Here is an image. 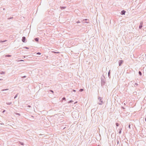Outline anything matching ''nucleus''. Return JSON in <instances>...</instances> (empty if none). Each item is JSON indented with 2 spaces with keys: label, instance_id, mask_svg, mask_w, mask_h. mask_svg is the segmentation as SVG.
I'll return each mask as SVG.
<instances>
[{
  "label": "nucleus",
  "instance_id": "obj_24",
  "mask_svg": "<svg viewBox=\"0 0 146 146\" xmlns=\"http://www.w3.org/2000/svg\"><path fill=\"white\" fill-rule=\"evenodd\" d=\"M26 76H22V78H26Z\"/></svg>",
  "mask_w": 146,
  "mask_h": 146
},
{
  "label": "nucleus",
  "instance_id": "obj_42",
  "mask_svg": "<svg viewBox=\"0 0 146 146\" xmlns=\"http://www.w3.org/2000/svg\"><path fill=\"white\" fill-rule=\"evenodd\" d=\"M28 106V107H31V106Z\"/></svg>",
  "mask_w": 146,
  "mask_h": 146
},
{
  "label": "nucleus",
  "instance_id": "obj_46",
  "mask_svg": "<svg viewBox=\"0 0 146 146\" xmlns=\"http://www.w3.org/2000/svg\"><path fill=\"white\" fill-rule=\"evenodd\" d=\"M3 93H5V92H4Z\"/></svg>",
  "mask_w": 146,
  "mask_h": 146
},
{
  "label": "nucleus",
  "instance_id": "obj_28",
  "mask_svg": "<svg viewBox=\"0 0 146 146\" xmlns=\"http://www.w3.org/2000/svg\"><path fill=\"white\" fill-rule=\"evenodd\" d=\"M50 92H52V93H53L54 92L52 90H50Z\"/></svg>",
  "mask_w": 146,
  "mask_h": 146
},
{
  "label": "nucleus",
  "instance_id": "obj_40",
  "mask_svg": "<svg viewBox=\"0 0 146 146\" xmlns=\"http://www.w3.org/2000/svg\"><path fill=\"white\" fill-rule=\"evenodd\" d=\"M118 143H119V141H117V144H118Z\"/></svg>",
  "mask_w": 146,
  "mask_h": 146
},
{
  "label": "nucleus",
  "instance_id": "obj_32",
  "mask_svg": "<svg viewBox=\"0 0 146 146\" xmlns=\"http://www.w3.org/2000/svg\"><path fill=\"white\" fill-rule=\"evenodd\" d=\"M19 61H24V60H19Z\"/></svg>",
  "mask_w": 146,
  "mask_h": 146
},
{
  "label": "nucleus",
  "instance_id": "obj_9",
  "mask_svg": "<svg viewBox=\"0 0 146 146\" xmlns=\"http://www.w3.org/2000/svg\"><path fill=\"white\" fill-rule=\"evenodd\" d=\"M110 70L108 72V76L109 78H111L110 74Z\"/></svg>",
  "mask_w": 146,
  "mask_h": 146
},
{
  "label": "nucleus",
  "instance_id": "obj_16",
  "mask_svg": "<svg viewBox=\"0 0 146 146\" xmlns=\"http://www.w3.org/2000/svg\"><path fill=\"white\" fill-rule=\"evenodd\" d=\"M139 74L140 76H141L142 75V73L140 71H139Z\"/></svg>",
  "mask_w": 146,
  "mask_h": 146
},
{
  "label": "nucleus",
  "instance_id": "obj_7",
  "mask_svg": "<svg viewBox=\"0 0 146 146\" xmlns=\"http://www.w3.org/2000/svg\"><path fill=\"white\" fill-rule=\"evenodd\" d=\"M126 11L125 10H122L121 12V15H125Z\"/></svg>",
  "mask_w": 146,
  "mask_h": 146
},
{
  "label": "nucleus",
  "instance_id": "obj_29",
  "mask_svg": "<svg viewBox=\"0 0 146 146\" xmlns=\"http://www.w3.org/2000/svg\"><path fill=\"white\" fill-rule=\"evenodd\" d=\"M13 18V17H10V18H8V19H12Z\"/></svg>",
  "mask_w": 146,
  "mask_h": 146
},
{
  "label": "nucleus",
  "instance_id": "obj_44",
  "mask_svg": "<svg viewBox=\"0 0 146 146\" xmlns=\"http://www.w3.org/2000/svg\"><path fill=\"white\" fill-rule=\"evenodd\" d=\"M122 108L123 109H124L125 108L123 107H122Z\"/></svg>",
  "mask_w": 146,
  "mask_h": 146
},
{
  "label": "nucleus",
  "instance_id": "obj_26",
  "mask_svg": "<svg viewBox=\"0 0 146 146\" xmlns=\"http://www.w3.org/2000/svg\"><path fill=\"white\" fill-rule=\"evenodd\" d=\"M41 54V53L39 52H37L36 53V54H38V55H40V54Z\"/></svg>",
  "mask_w": 146,
  "mask_h": 146
},
{
  "label": "nucleus",
  "instance_id": "obj_20",
  "mask_svg": "<svg viewBox=\"0 0 146 146\" xmlns=\"http://www.w3.org/2000/svg\"><path fill=\"white\" fill-rule=\"evenodd\" d=\"M18 94H16V95L15 96L14 98V99L16 98L17 97Z\"/></svg>",
  "mask_w": 146,
  "mask_h": 146
},
{
  "label": "nucleus",
  "instance_id": "obj_8",
  "mask_svg": "<svg viewBox=\"0 0 146 146\" xmlns=\"http://www.w3.org/2000/svg\"><path fill=\"white\" fill-rule=\"evenodd\" d=\"M143 23H140V25L139 26V29H141V28H142V26H143Z\"/></svg>",
  "mask_w": 146,
  "mask_h": 146
},
{
  "label": "nucleus",
  "instance_id": "obj_1",
  "mask_svg": "<svg viewBox=\"0 0 146 146\" xmlns=\"http://www.w3.org/2000/svg\"><path fill=\"white\" fill-rule=\"evenodd\" d=\"M101 85L102 86L104 85L106 83V79L105 76L102 75V76L101 78Z\"/></svg>",
  "mask_w": 146,
  "mask_h": 146
},
{
  "label": "nucleus",
  "instance_id": "obj_30",
  "mask_svg": "<svg viewBox=\"0 0 146 146\" xmlns=\"http://www.w3.org/2000/svg\"><path fill=\"white\" fill-rule=\"evenodd\" d=\"M24 48H25V49H28L29 48L28 47H24Z\"/></svg>",
  "mask_w": 146,
  "mask_h": 146
},
{
  "label": "nucleus",
  "instance_id": "obj_31",
  "mask_svg": "<svg viewBox=\"0 0 146 146\" xmlns=\"http://www.w3.org/2000/svg\"><path fill=\"white\" fill-rule=\"evenodd\" d=\"M80 23V21H77L76 22V23Z\"/></svg>",
  "mask_w": 146,
  "mask_h": 146
},
{
  "label": "nucleus",
  "instance_id": "obj_33",
  "mask_svg": "<svg viewBox=\"0 0 146 146\" xmlns=\"http://www.w3.org/2000/svg\"><path fill=\"white\" fill-rule=\"evenodd\" d=\"M5 111V110H3V111L2 112V113H4Z\"/></svg>",
  "mask_w": 146,
  "mask_h": 146
},
{
  "label": "nucleus",
  "instance_id": "obj_15",
  "mask_svg": "<svg viewBox=\"0 0 146 146\" xmlns=\"http://www.w3.org/2000/svg\"><path fill=\"white\" fill-rule=\"evenodd\" d=\"M62 100H66V98L65 97H63L62 99Z\"/></svg>",
  "mask_w": 146,
  "mask_h": 146
},
{
  "label": "nucleus",
  "instance_id": "obj_6",
  "mask_svg": "<svg viewBox=\"0 0 146 146\" xmlns=\"http://www.w3.org/2000/svg\"><path fill=\"white\" fill-rule=\"evenodd\" d=\"M82 21L84 23H88V22H89V20H88V19H83Z\"/></svg>",
  "mask_w": 146,
  "mask_h": 146
},
{
  "label": "nucleus",
  "instance_id": "obj_13",
  "mask_svg": "<svg viewBox=\"0 0 146 146\" xmlns=\"http://www.w3.org/2000/svg\"><path fill=\"white\" fill-rule=\"evenodd\" d=\"M9 90V89L7 88L6 89H2L1 90V91H4L7 90Z\"/></svg>",
  "mask_w": 146,
  "mask_h": 146
},
{
  "label": "nucleus",
  "instance_id": "obj_41",
  "mask_svg": "<svg viewBox=\"0 0 146 146\" xmlns=\"http://www.w3.org/2000/svg\"><path fill=\"white\" fill-rule=\"evenodd\" d=\"M145 121L146 122V117L145 118Z\"/></svg>",
  "mask_w": 146,
  "mask_h": 146
},
{
  "label": "nucleus",
  "instance_id": "obj_3",
  "mask_svg": "<svg viewBox=\"0 0 146 146\" xmlns=\"http://www.w3.org/2000/svg\"><path fill=\"white\" fill-rule=\"evenodd\" d=\"M102 98L100 97H99L98 98V99L99 100L100 102L98 103V104L99 105H102L103 104V102L102 100Z\"/></svg>",
  "mask_w": 146,
  "mask_h": 146
},
{
  "label": "nucleus",
  "instance_id": "obj_47",
  "mask_svg": "<svg viewBox=\"0 0 146 146\" xmlns=\"http://www.w3.org/2000/svg\"><path fill=\"white\" fill-rule=\"evenodd\" d=\"M98 146H99V145H98Z\"/></svg>",
  "mask_w": 146,
  "mask_h": 146
},
{
  "label": "nucleus",
  "instance_id": "obj_23",
  "mask_svg": "<svg viewBox=\"0 0 146 146\" xmlns=\"http://www.w3.org/2000/svg\"><path fill=\"white\" fill-rule=\"evenodd\" d=\"M128 127L129 128V129H131V125L130 124H129V125H128Z\"/></svg>",
  "mask_w": 146,
  "mask_h": 146
},
{
  "label": "nucleus",
  "instance_id": "obj_36",
  "mask_svg": "<svg viewBox=\"0 0 146 146\" xmlns=\"http://www.w3.org/2000/svg\"><path fill=\"white\" fill-rule=\"evenodd\" d=\"M31 121H34V120L32 119H31Z\"/></svg>",
  "mask_w": 146,
  "mask_h": 146
},
{
  "label": "nucleus",
  "instance_id": "obj_43",
  "mask_svg": "<svg viewBox=\"0 0 146 146\" xmlns=\"http://www.w3.org/2000/svg\"><path fill=\"white\" fill-rule=\"evenodd\" d=\"M77 102H76L74 103V104H76Z\"/></svg>",
  "mask_w": 146,
  "mask_h": 146
},
{
  "label": "nucleus",
  "instance_id": "obj_17",
  "mask_svg": "<svg viewBox=\"0 0 146 146\" xmlns=\"http://www.w3.org/2000/svg\"><path fill=\"white\" fill-rule=\"evenodd\" d=\"M121 128L120 129H119V133L121 134Z\"/></svg>",
  "mask_w": 146,
  "mask_h": 146
},
{
  "label": "nucleus",
  "instance_id": "obj_21",
  "mask_svg": "<svg viewBox=\"0 0 146 146\" xmlns=\"http://www.w3.org/2000/svg\"><path fill=\"white\" fill-rule=\"evenodd\" d=\"M84 89H81L79 90V91L82 92L83 91Z\"/></svg>",
  "mask_w": 146,
  "mask_h": 146
},
{
  "label": "nucleus",
  "instance_id": "obj_34",
  "mask_svg": "<svg viewBox=\"0 0 146 146\" xmlns=\"http://www.w3.org/2000/svg\"><path fill=\"white\" fill-rule=\"evenodd\" d=\"M5 74V73H4V72H2V73H1V74Z\"/></svg>",
  "mask_w": 146,
  "mask_h": 146
},
{
  "label": "nucleus",
  "instance_id": "obj_11",
  "mask_svg": "<svg viewBox=\"0 0 146 146\" xmlns=\"http://www.w3.org/2000/svg\"><path fill=\"white\" fill-rule=\"evenodd\" d=\"M66 8V7H60V8L61 9H64Z\"/></svg>",
  "mask_w": 146,
  "mask_h": 146
},
{
  "label": "nucleus",
  "instance_id": "obj_37",
  "mask_svg": "<svg viewBox=\"0 0 146 146\" xmlns=\"http://www.w3.org/2000/svg\"><path fill=\"white\" fill-rule=\"evenodd\" d=\"M3 80V79H0V80L2 81Z\"/></svg>",
  "mask_w": 146,
  "mask_h": 146
},
{
  "label": "nucleus",
  "instance_id": "obj_5",
  "mask_svg": "<svg viewBox=\"0 0 146 146\" xmlns=\"http://www.w3.org/2000/svg\"><path fill=\"white\" fill-rule=\"evenodd\" d=\"M123 61L122 60H120L119 61V66H120L122 64H123Z\"/></svg>",
  "mask_w": 146,
  "mask_h": 146
},
{
  "label": "nucleus",
  "instance_id": "obj_12",
  "mask_svg": "<svg viewBox=\"0 0 146 146\" xmlns=\"http://www.w3.org/2000/svg\"><path fill=\"white\" fill-rule=\"evenodd\" d=\"M5 56L6 57H10L11 56V55H6Z\"/></svg>",
  "mask_w": 146,
  "mask_h": 146
},
{
  "label": "nucleus",
  "instance_id": "obj_22",
  "mask_svg": "<svg viewBox=\"0 0 146 146\" xmlns=\"http://www.w3.org/2000/svg\"><path fill=\"white\" fill-rule=\"evenodd\" d=\"M15 114L17 115H19V116H20V113H15Z\"/></svg>",
  "mask_w": 146,
  "mask_h": 146
},
{
  "label": "nucleus",
  "instance_id": "obj_27",
  "mask_svg": "<svg viewBox=\"0 0 146 146\" xmlns=\"http://www.w3.org/2000/svg\"><path fill=\"white\" fill-rule=\"evenodd\" d=\"M7 104H8V105H11V102H9V103H7Z\"/></svg>",
  "mask_w": 146,
  "mask_h": 146
},
{
  "label": "nucleus",
  "instance_id": "obj_14",
  "mask_svg": "<svg viewBox=\"0 0 146 146\" xmlns=\"http://www.w3.org/2000/svg\"><path fill=\"white\" fill-rule=\"evenodd\" d=\"M73 102V101L72 100H71L69 101L68 102V103H72V102Z\"/></svg>",
  "mask_w": 146,
  "mask_h": 146
},
{
  "label": "nucleus",
  "instance_id": "obj_18",
  "mask_svg": "<svg viewBox=\"0 0 146 146\" xmlns=\"http://www.w3.org/2000/svg\"><path fill=\"white\" fill-rule=\"evenodd\" d=\"M6 41H7V40H4L3 41L0 40V42H6Z\"/></svg>",
  "mask_w": 146,
  "mask_h": 146
},
{
  "label": "nucleus",
  "instance_id": "obj_2",
  "mask_svg": "<svg viewBox=\"0 0 146 146\" xmlns=\"http://www.w3.org/2000/svg\"><path fill=\"white\" fill-rule=\"evenodd\" d=\"M78 112L76 111H74L72 113V117L74 118H76L79 116Z\"/></svg>",
  "mask_w": 146,
  "mask_h": 146
},
{
  "label": "nucleus",
  "instance_id": "obj_19",
  "mask_svg": "<svg viewBox=\"0 0 146 146\" xmlns=\"http://www.w3.org/2000/svg\"><path fill=\"white\" fill-rule=\"evenodd\" d=\"M19 143L20 144H21V145H24V143L23 142H19Z\"/></svg>",
  "mask_w": 146,
  "mask_h": 146
},
{
  "label": "nucleus",
  "instance_id": "obj_10",
  "mask_svg": "<svg viewBox=\"0 0 146 146\" xmlns=\"http://www.w3.org/2000/svg\"><path fill=\"white\" fill-rule=\"evenodd\" d=\"M35 40L36 42H38L39 40V38H35Z\"/></svg>",
  "mask_w": 146,
  "mask_h": 146
},
{
  "label": "nucleus",
  "instance_id": "obj_25",
  "mask_svg": "<svg viewBox=\"0 0 146 146\" xmlns=\"http://www.w3.org/2000/svg\"><path fill=\"white\" fill-rule=\"evenodd\" d=\"M116 126H118L119 125V124L118 123H116Z\"/></svg>",
  "mask_w": 146,
  "mask_h": 146
},
{
  "label": "nucleus",
  "instance_id": "obj_4",
  "mask_svg": "<svg viewBox=\"0 0 146 146\" xmlns=\"http://www.w3.org/2000/svg\"><path fill=\"white\" fill-rule=\"evenodd\" d=\"M22 41L23 42L25 43L27 41L26 40V38L25 36H23L22 39Z\"/></svg>",
  "mask_w": 146,
  "mask_h": 146
},
{
  "label": "nucleus",
  "instance_id": "obj_38",
  "mask_svg": "<svg viewBox=\"0 0 146 146\" xmlns=\"http://www.w3.org/2000/svg\"><path fill=\"white\" fill-rule=\"evenodd\" d=\"M73 92H76V90H73Z\"/></svg>",
  "mask_w": 146,
  "mask_h": 146
},
{
  "label": "nucleus",
  "instance_id": "obj_45",
  "mask_svg": "<svg viewBox=\"0 0 146 146\" xmlns=\"http://www.w3.org/2000/svg\"><path fill=\"white\" fill-rule=\"evenodd\" d=\"M31 117H34L32 116H31Z\"/></svg>",
  "mask_w": 146,
  "mask_h": 146
},
{
  "label": "nucleus",
  "instance_id": "obj_39",
  "mask_svg": "<svg viewBox=\"0 0 146 146\" xmlns=\"http://www.w3.org/2000/svg\"><path fill=\"white\" fill-rule=\"evenodd\" d=\"M54 53H59V52H54Z\"/></svg>",
  "mask_w": 146,
  "mask_h": 146
},
{
  "label": "nucleus",
  "instance_id": "obj_35",
  "mask_svg": "<svg viewBox=\"0 0 146 146\" xmlns=\"http://www.w3.org/2000/svg\"><path fill=\"white\" fill-rule=\"evenodd\" d=\"M138 84L137 83H135V85H137Z\"/></svg>",
  "mask_w": 146,
  "mask_h": 146
}]
</instances>
